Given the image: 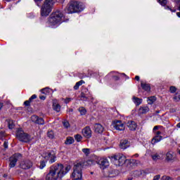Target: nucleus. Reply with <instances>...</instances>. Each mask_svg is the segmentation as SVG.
Segmentation results:
<instances>
[{
  "label": "nucleus",
  "instance_id": "f257e3e1",
  "mask_svg": "<svg viewBox=\"0 0 180 180\" xmlns=\"http://www.w3.org/2000/svg\"><path fill=\"white\" fill-rule=\"evenodd\" d=\"M71 169V166L64 167V165L57 163L50 167L49 172L46 174V180H57L63 178Z\"/></svg>",
  "mask_w": 180,
  "mask_h": 180
},
{
  "label": "nucleus",
  "instance_id": "f03ea898",
  "mask_svg": "<svg viewBox=\"0 0 180 180\" xmlns=\"http://www.w3.org/2000/svg\"><path fill=\"white\" fill-rule=\"evenodd\" d=\"M91 165H95V161L92 159L84 162L75 163L73 172L72 174V178H73V180L82 179V169L84 168V167H91Z\"/></svg>",
  "mask_w": 180,
  "mask_h": 180
},
{
  "label": "nucleus",
  "instance_id": "7ed1b4c3",
  "mask_svg": "<svg viewBox=\"0 0 180 180\" xmlns=\"http://www.w3.org/2000/svg\"><path fill=\"white\" fill-rule=\"evenodd\" d=\"M36 5L41 6V16L47 18L51 13L53 8L54 6V0H44L43 4L41 2L43 0H34Z\"/></svg>",
  "mask_w": 180,
  "mask_h": 180
},
{
  "label": "nucleus",
  "instance_id": "20e7f679",
  "mask_svg": "<svg viewBox=\"0 0 180 180\" xmlns=\"http://www.w3.org/2000/svg\"><path fill=\"white\" fill-rule=\"evenodd\" d=\"M85 9V6L82 2L71 1L69 5L65 8L66 13H79Z\"/></svg>",
  "mask_w": 180,
  "mask_h": 180
},
{
  "label": "nucleus",
  "instance_id": "39448f33",
  "mask_svg": "<svg viewBox=\"0 0 180 180\" xmlns=\"http://www.w3.org/2000/svg\"><path fill=\"white\" fill-rule=\"evenodd\" d=\"M64 22V14L60 11L52 13L48 20V23L51 26H57Z\"/></svg>",
  "mask_w": 180,
  "mask_h": 180
},
{
  "label": "nucleus",
  "instance_id": "423d86ee",
  "mask_svg": "<svg viewBox=\"0 0 180 180\" xmlns=\"http://www.w3.org/2000/svg\"><path fill=\"white\" fill-rule=\"evenodd\" d=\"M64 22V14L60 11L52 13L48 20V23L51 26H57Z\"/></svg>",
  "mask_w": 180,
  "mask_h": 180
},
{
  "label": "nucleus",
  "instance_id": "0eeeda50",
  "mask_svg": "<svg viewBox=\"0 0 180 180\" xmlns=\"http://www.w3.org/2000/svg\"><path fill=\"white\" fill-rule=\"evenodd\" d=\"M64 22V14L60 11L52 13L48 20V23L51 26H57Z\"/></svg>",
  "mask_w": 180,
  "mask_h": 180
},
{
  "label": "nucleus",
  "instance_id": "6e6552de",
  "mask_svg": "<svg viewBox=\"0 0 180 180\" xmlns=\"http://www.w3.org/2000/svg\"><path fill=\"white\" fill-rule=\"evenodd\" d=\"M16 138L22 143H29V141L31 140L30 135L25 133L22 128H20L16 131Z\"/></svg>",
  "mask_w": 180,
  "mask_h": 180
},
{
  "label": "nucleus",
  "instance_id": "1a4fd4ad",
  "mask_svg": "<svg viewBox=\"0 0 180 180\" xmlns=\"http://www.w3.org/2000/svg\"><path fill=\"white\" fill-rule=\"evenodd\" d=\"M111 160L117 167H122L123 164L126 163V156L118 154L111 156Z\"/></svg>",
  "mask_w": 180,
  "mask_h": 180
},
{
  "label": "nucleus",
  "instance_id": "9d476101",
  "mask_svg": "<svg viewBox=\"0 0 180 180\" xmlns=\"http://www.w3.org/2000/svg\"><path fill=\"white\" fill-rule=\"evenodd\" d=\"M22 158V154L18 153L13 155L11 157L9 158V167L10 168H15L16 167V162H18V160Z\"/></svg>",
  "mask_w": 180,
  "mask_h": 180
},
{
  "label": "nucleus",
  "instance_id": "9b49d317",
  "mask_svg": "<svg viewBox=\"0 0 180 180\" xmlns=\"http://www.w3.org/2000/svg\"><path fill=\"white\" fill-rule=\"evenodd\" d=\"M95 164H98L100 165L101 168L102 169H105L107 167H109V161H108V159L103 158H98L96 161L94 160Z\"/></svg>",
  "mask_w": 180,
  "mask_h": 180
},
{
  "label": "nucleus",
  "instance_id": "f8f14e48",
  "mask_svg": "<svg viewBox=\"0 0 180 180\" xmlns=\"http://www.w3.org/2000/svg\"><path fill=\"white\" fill-rule=\"evenodd\" d=\"M44 159L46 160V161H49L50 164H53V162H56L57 156H56L54 152H49L46 153Z\"/></svg>",
  "mask_w": 180,
  "mask_h": 180
},
{
  "label": "nucleus",
  "instance_id": "ddd939ff",
  "mask_svg": "<svg viewBox=\"0 0 180 180\" xmlns=\"http://www.w3.org/2000/svg\"><path fill=\"white\" fill-rule=\"evenodd\" d=\"M112 127L115 130H119V131H122L125 129L124 124H123L120 120L114 121Z\"/></svg>",
  "mask_w": 180,
  "mask_h": 180
},
{
  "label": "nucleus",
  "instance_id": "4468645a",
  "mask_svg": "<svg viewBox=\"0 0 180 180\" xmlns=\"http://www.w3.org/2000/svg\"><path fill=\"white\" fill-rule=\"evenodd\" d=\"M32 165L33 163L30 160H24L20 164V167L22 169H29L32 168Z\"/></svg>",
  "mask_w": 180,
  "mask_h": 180
},
{
  "label": "nucleus",
  "instance_id": "2eb2a0df",
  "mask_svg": "<svg viewBox=\"0 0 180 180\" xmlns=\"http://www.w3.org/2000/svg\"><path fill=\"white\" fill-rule=\"evenodd\" d=\"M82 133L86 139H91L92 137V131L89 127H86L83 129Z\"/></svg>",
  "mask_w": 180,
  "mask_h": 180
},
{
  "label": "nucleus",
  "instance_id": "dca6fc26",
  "mask_svg": "<svg viewBox=\"0 0 180 180\" xmlns=\"http://www.w3.org/2000/svg\"><path fill=\"white\" fill-rule=\"evenodd\" d=\"M31 120L37 124H44V120L37 115H32L31 117Z\"/></svg>",
  "mask_w": 180,
  "mask_h": 180
},
{
  "label": "nucleus",
  "instance_id": "f3484780",
  "mask_svg": "<svg viewBox=\"0 0 180 180\" xmlns=\"http://www.w3.org/2000/svg\"><path fill=\"white\" fill-rule=\"evenodd\" d=\"M130 147V142L127 139H123L120 141V148L122 150H126Z\"/></svg>",
  "mask_w": 180,
  "mask_h": 180
},
{
  "label": "nucleus",
  "instance_id": "a211bd4d",
  "mask_svg": "<svg viewBox=\"0 0 180 180\" xmlns=\"http://www.w3.org/2000/svg\"><path fill=\"white\" fill-rule=\"evenodd\" d=\"M158 2H159L162 6H165V9H169L171 11V12H176V9H172L169 7V6H167V4H168V0H158Z\"/></svg>",
  "mask_w": 180,
  "mask_h": 180
},
{
  "label": "nucleus",
  "instance_id": "6ab92c4d",
  "mask_svg": "<svg viewBox=\"0 0 180 180\" xmlns=\"http://www.w3.org/2000/svg\"><path fill=\"white\" fill-rule=\"evenodd\" d=\"M127 124L131 131H134L137 129V124L134 121H129Z\"/></svg>",
  "mask_w": 180,
  "mask_h": 180
},
{
  "label": "nucleus",
  "instance_id": "aec40b11",
  "mask_svg": "<svg viewBox=\"0 0 180 180\" xmlns=\"http://www.w3.org/2000/svg\"><path fill=\"white\" fill-rule=\"evenodd\" d=\"M94 131L96 133L102 134L103 133V127L101 124H96L94 125Z\"/></svg>",
  "mask_w": 180,
  "mask_h": 180
},
{
  "label": "nucleus",
  "instance_id": "412c9836",
  "mask_svg": "<svg viewBox=\"0 0 180 180\" xmlns=\"http://www.w3.org/2000/svg\"><path fill=\"white\" fill-rule=\"evenodd\" d=\"M162 140V136H155L151 141V143L153 145L156 144V143H159V141H161Z\"/></svg>",
  "mask_w": 180,
  "mask_h": 180
},
{
  "label": "nucleus",
  "instance_id": "4be33fe9",
  "mask_svg": "<svg viewBox=\"0 0 180 180\" xmlns=\"http://www.w3.org/2000/svg\"><path fill=\"white\" fill-rule=\"evenodd\" d=\"M141 86L142 89L144 91H146L147 92H150L151 91V86H150L149 84H146V83H141Z\"/></svg>",
  "mask_w": 180,
  "mask_h": 180
},
{
  "label": "nucleus",
  "instance_id": "5701e85b",
  "mask_svg": "<svg viewBox=\"0 0 180 180\" xmlns=\"http://www.w3.org/2000/svg\"><path fill=\"white\" fill-rule=\"evenodd\" d=\"M148 112H150V108L147 106L140 107L139 113L141 115H146Z\"/></svg>",
  "mask_w": 180,
  "mask_h": 180
},
{
  "label": "nucleus",
  "instance_id": "b1692460",
  "mask_svg": "<svg viewBox=\"0 0 180 180\" xmlns=\"http://www.w3.org/2000/svg\"><path fill=\"white\" fill-rule=\"evenodd\" d=\"M132 99H133V102L135 103V105L136 106H140V105H141V103L143 102L142 98H139L136 97L134 96H133Z\"/></svg>",
  "mask_w": 180,
  "mask_h": 180
},
{
  "label": "nucleus",
  "instance_id": "393cba45",
  "mask_svg": "<svg viewBox=\"0 0 180 180\" xmlns=\"http://www.w3.org/2000/svg\"><path fill=\"white\" fill-rule=\"evenodd\" d=\"M80 98L82 101H88L89 98H91V96H89L88 94H85V92H82L80 94Z\"/></svg>",
  "mask_w": 180,
  "mask_h": 180
},
{
  "label": "nucleus",
  "instance_id": "a878e982",
  "mask_svg": "<svg viewBox=\"0 0 180 180\" xmlns=\"http://www.w3.org/2000/svg\"><path fill=\"white\" fill-rule=\"evenodd\" d=\"M53 109L56 110V112H60V110H61V106L57 103H53Z\"/></svg>",
  "mask_w": 180,
  "mask_h": 180
},
{
  "label": "nucleus",
  "instance_id": "bb28decb",
  "mask_svg": "<svg viewBox=\"0 0 180 180\" xmlns=\"http://www.w3.org/2000/svg\"><path fill=\"white\" fill-rule=\"evenodd\" d=\"M173 158H174V155H172V153L167 152V154H166L167 161H168V162L172 161Z\"/></svg>",
  "mask_w": 180,
  "mask_h": 180
},
{
  "label": "nucleus",
  "instance_id": "cd10ccee",
  "mask_svg": "<svg viewBox=\"0 0 180 180\" xmlns=\"http://www.w3.org/2000/svg\"><path fill=\"white\" fill-rule=\"evenodd\" d=\"M74 141H75L74 138L69 136L66 139V141H65V144L66 145L72 144Z\"/></svg>",
  "mask_w": 180,
  "mask_h": 180
},
{
  "label": "nucleus",
  "instance_id": "c85d7f7f",
  "mask_svg": "<svg viewBox=\"0 0 180 180\" xmlns=\"http://www.w3.org/2000/svg\"><path fill=\"white\" fill-rule=\"evenodd\" d=\"M6 122L8 124V129H13L15 127V123L13 122V120H6Z\"/></svg>",
  "mask_w": 180,
  "mask_h": 180
},
{
  "label": "nucleus",
  "instance_id": "c756f323",
  "mask_svg": "<svg viewBox=\"0 0 180 180\" xmlns=\"http://www.w3.org/2000/svg\"><path fill=\"white\" fill-rule=\"evenodd\" d=\"M156 98L155 96H150L148 98V105H153V103H155V101H156Z\"/></svg>",
  "mask_w": 180,
  "mask_h": 180
},
{
  "label": "nucleus",
  "instance_id": "7c9ffc66",
  "mask_svg": "<svg viewBox=\"0 0 180 180\" xmlns=\"http://www.w3.org/2000/svg\"><path fill=\"white\" fill-rule=\"evenodd\" d=\"M141 171L135 170L132 173V176H134V178H139V176H141Z\"/></svg>",
  "mask_w": 180,
  "mask_h": 180
},
{
  "label": "nucleus",
  "instance_id": "2f4dec72",
  "mask_svg": "<svg viewBox=\"0 0 180 180\" xmlns=\"http://www.w3.org/2000/svg\"><path fill=\"white\" fill-rule=\"evenodd\" d=\"M79 112H80V115L82 116L86 115V109H85V108H84V107L79 108Z\"/></svg>",
  "mask_w": 180,
  "mask_h": 180
},
{
  "label": "nucleus",
  "instance_id": "473e14b6",
  "mask_svg": "<svg viewBox=\"0 0 180 180\" xmlns=\"http://www.w3.org/2000/svg\"><path fill=\"white\" fill-rule=\"evenodd\" d=\"M173 99H174V101H176V102H179V101H180V91H179L176 93Z\"/></svg>",
  "mask_w": 180,
  "mask_h": 180
},
{
  "label": "nucleus",
  "instance_id": "72a5a7b5",
  "mask_svg": "<svg viewBox=\"0 0 180 180\" xmlns=\"http://www.w3.org/2000/svg\"><path fill=\"white\" fill-rule=\"evenodd\" d=\"M82 153H84L85 155L88 156L89 154H91V150L89 148H83Z\"/></svg>",
  "mask_w": 180,
  "mask_h": 180
},
{
  "label": "nucleus",
  "instance_id": "f704fd0d",
  "mask_svg": "<svg viewBox=\"0 0 180 180\" xmlns=\"http://www.w3.org/2000/svg\"><path fill=\"white\" fill-rule=\"evenodd\" d=\"M46 161L44 160H41L39 162V168L40 169H43V168H44V167H46Z\"/></svg>",
  "mask_w": 180,
  "mask_h": 180
},
{
  "label": "nucleus",
  "instance_id": "c9c22d12",
  "mask_svg": "<svg viewBox=\"0 0 180 180\" xmlns=\"http://www.w3.org/2000/svg\"><path fill=\"white\" fill-rule=\"evenodd\" d=\"M75 139L76 141H77V143H79V141H81V140H82V136H81L79 134H76V135H75Z\"/></svg>",
  "mask_w": 180,
  "mask_h": 180
},
{
  "label": "nucleus",
  "instance_id": "e433bc0d",
  "mask_svg": "<svg viewBox=\"0 0 180 180\" xmlns=\"http://www.w3.org/2000/svg\"><path fill=\"white\" fill-rule=\"evenodd\" d=\"M151 158L153 161H157V160H160V158H161V157L158 154L152 155Z\"/></svg>",
  "mask_w": 180,
  "mask_h": 180
},
{
  "label": "nucleus",
  "instance_id": "4c0bfd02",
  "mask_svg": "<svg viewBox=\"0 0 180 180\" xmlns=\"http://www.w3.org/2000/svg\"><path fill=\"white\" fill-rule=\"evenodd\" d=\"M47 136L49 139H53L54 137V132L53 131H48L47 132Z\"/></svg>",
  "mask_w": 180,
  "mask_h": 180
},
{
  "label": "nucleus",
  "instance_id": "58836bf2",
  "mask_svg": "<svg viewBox=\"0 0 180 180\" xmlns=\"http://www.w3.org/2000/svg\"><path fill=\"white\" fill-rule=\"evenodd\" d=\"M169 92L171 94H175V92H176V87H175L174 86H172L169 87Z\"/></svg>",
  "mask_w": 180,
  "mask_h": 180
},
{
  "label": "nucleus",
  "instance_id": "ea45409f",
  "mask_svg": "<svg viewBox=\"0 0 180 180\" xmlns=\"http://www.w3.org/2000/svg\"><path fill=\"white\" fill-rule=\"evenodd\" d=\"M160 180H174V179L169 176H162Z\"/></svg>",
  "mask_w": 180,
  "mask_h": 180
},
{
  "label": "nucleus",
  "instance_id": "a19ab883",
  "mask_svg": "<svg viewBox=\"0 0 180 180\" xmlns=\"http://www.w3.org/2000/svg\"><path fill=\"white\" fill-rule=\"evenodd\" d=\"M6 136L5 131H0V140H4V138Z\"/></svg>",
  "mask_w": 180,
  "mask_h": 180
},
{
  "label": "nucleus",
  "instance_id": "79ce46f5",
  "mask_svg": "<svg viewBox=\"0 0 180 180\" xmlns=\"http://www.w3.org/2000/svg\"><path fill=\"white\" fill-rule=\"evenodd\" d=\"M63 124L65 129H68L70 127V122H68L67 120L63 121Z\"/></svg>",
  "mask_w": 180,
  "mask_h": 180
},
{
  "label": "nucleus",
  "instance_id": "37998d69",
  "mask_svg": "<svg viewBox=\"0 0 180 180\" xmlns=\"http://www.w3.org/2000/svg\"><path fill=\"white\" fill-rule=\"evenodd\" d=\"M41 92L43 94H47V93L49 94V93H50V88L46 87V88L42 89Z\"/></svg>",
  "mask_w": 180,
  "mask_h": 180
},
{
  "label": "nucleus",
  "instance_id": "c03bdc74",
  "mask_svg": "<svg viewBox=\"0 0 180 180\" xmlns=\"http://www.w3.org/2000/svg\"><path fill=\"white\" fill-rule=\"evenodd\" d=\"M36 98H37V96L36 94H33L28 101H30V102L32 103V101H33V99H36Z\"/></svg>",
  "mask_w": 180,
  "mask_h": 180
},
{
  "label": "nucleus",
  "instance_id": "a18cd8bd",
  "mask_svg": "<svg viewBox=\"0 0 180 180\" xmlns=\"http://www.w3.org/2000/svg\"><path fill=\"white\" fill-rule=\"evenodd\" d=\"M71 101H72V98H66L65 99V103H70V102H71Z\"/></svg>",
  "mask_w": 180,
  "mask_h": 180
},
{
  "label": "nucleus",
  "instance_id": "49530a36",
  "mask_svg": "<svg viewBox=\"0 0 180 180\" xmlns=\"http://www.w3.org/2000/svg\"><path fill=\"white\" fill-rule=\"evenodd\" d=\"M30 103H31V101H30V100L25 101L24 102V105H25V106H30Z\"/></svg>",
  "mask_w": 180,
  "mask_h": 180
},
{
  "label": "nucleus",
  "instance_id": "de8ad7c7",
  "mask_svg": "<svg viewBox=\"0 0 180 180\" xmlns=\"http://www.w3.org/2000/svg\"><path fill=\"white\" fill-rule=\"evenodd\" d=\"M160 178H161V175L158 174L153 177V180H160Z\"/></svg>",
  "mask_w": 180,
  "mask_h": 180
},
{
  "label": "nucleus",
  "instance_id": "09e8293b",
  "mask_svg": "<svg viewBox=\"0 0 180 180\" xmlns=\"http://www.w3.org/2000/svg\"><path fill=\"white\" fill-rule=\"evenodd\" d=\"M77 84H78L79 86H81L82 84H85V82H84V80H80L79 82H77Z\"/></svg>",
  "mask_w": 180,
  "mask_h": 180
},
{
  "label": "nucleus",
  "instance_id": "8fccbe9b",
  "mask_svg": "<svg viewBox=\"0 0 180 180\" xmlns=\"http://www.w3.org/2000/svg\"><path fill=\"white\" fill-rule=\"evenodd\" d=\"M77 84H78L79 86H81L82 84H85V82H84V80H80L79 82H77Z\"/></svg>",
  "mask_w": 180,
  "mask_h": 180
},
{
  "label": "nucleus",
  "instance_id": "3c124183",
  "mask_svg": "<svg viewBox=\"0 0 180 180\" xmlns=\"http://www.w3.org/2000/svg\"><path fill=\"white\" fill-rule=\"evenodd\" d=\"M74 89H75V91H77V89H79V86L77 84V83H76V84L74 86Z\"/></svg>",
  "mask_w": 180,
  "mask_h": 180
},
{
  "label": "nucleus",
  "instance_id": "603ef678",
  "mask_svg": "<svg viewBox=\"0 0 180 180\" xmlns=\"http://www.w3.org/2000/svg\"><path fill=\"white\" fill-rule=\"evenodd\" d=\"M82 92H84V94H88V95L89 96V91H88V89H84V91Z\"/></svg>",
  "mask_w": 180,
  "mask_h": 180
},
{
  "label": "nucleus",
  "instance_id": "864d4df0",
  "mask_svg": "<svg viewBox=\"0 0 180 180\" xmlns=\"http://www.w3.org/2000/svg\"><path fill=\"white\" fill-rule=\"evenodd\" d=\"M39 99H41V101H45L46 100V96H40Z\"/></svg>",
  "mask_w": 180,
  "mask_h": 180
},
{
  "label": "nucleus",
  "instance_id": "5fc2aeb1",
  "mask_svg": "<svg viewBox=\"0 0 180 180\" xmlns=\"http://www.w3.org/2000/svg\"><path fill=\"white\" fill-rule=\"evenodd\" d=\"M113 78L115 81H119V79H120V78L118 76H114Z\"/></svg>",
  "mask_w": 180,
  "mask_h": 180
},
{
  "label": "nucleus",
  "instance_id": "6e6d98bb",
  "mask_svg": "<svg viewBox=\"0 0 180 180\" xmlns=\"http://www.w3.org/2000/svg\"><path fill=\"white\" fill-rule=\"evenodd\" d=\"M4 148H8V142L5 141L4 143Z\"/></svg>",
  "mask_w": 180,
  "mask_h": 180
},
{
  "label": "nucleus",
  "instance_id": "4d7b16f0",
  "mask_svg": "<svg viewBox=\"0 0 180 180\" xmlns=\"http://www.w3.org/2000/svg\"><path fill=\"white\" fill-rule=\"evenodd\" d=\"M159 127H160V126H155L153 127V131H155V130H158Z\"/></svg>",
  "mask_w": 180,
  "mask_h": 180
},
{
  "label": "nucleus",
  "instance_id": "13d9d810",
  "mask_svg": "<svg viewBox=\"0 0 180 180\" xmlns=\"http://www.w3.org/2000/svg\"><path fill=\"white\" fill-rule=\"evenodd\" d=\"M135 79H136V81H140V77H139V76H136V77H135Z\"/></svg>",
  "mask_w": 180,
  "mask_h": 180
},
{
  "label": "nucleus",
  "instance_id": "bf43d9fd",
  "mask_svg": "<svg viewBox=\"0 0 180 180\" xmlns=\"http://www.w3.org/2000/svg\"><path fill=\"white\" fill-rule=\"evenodd\" d=\"M160 134H161V131H158L156 132V135L155 136H160Z\"/></svg>",
  "mask_w": 180,
  "mask_h": 180
},
{
  "label": "nucleus",
  "instance_id": "052dcab7",
  "mask_svg": "<svg viewBox=\"0 0 180 180\" xmlns=\"http://www.w3.org/2000/svg\"><path fill=\"white\" fill-rule=\"evenodd\" d=\"M3 107H4V103H0V110L2 109Z\"/></svg>",
  "mask_w": 180,
  "mask_h": 180
},
{
  "label": "nucleus",
  "instance_id": "680f3d73",
  "mask_svg": "<svg viewBox=\"0 0 180 180\" xmlns=\"http://www.w3.org/2000/svg\"><path fill=\"white\" fill-rule=\"evenodd\" d=\"M178 18H180V12L176 13Z\"/></svg>",
  "mask_w": 180,
  "mask_h": 180
},
{
  "label": "nucleus",
  "instance_id": "e2e57ef3",
  "mask_svg": "<svg viewBox=\"0 0 180 180\" xmlns=\"http://www.w3.org/2000/svg\"><path fill=\"white\" fill-rule=\"evenodd\" d=\"M176 127H179V129H180V122L177 124Z\"/></svg>",
  "mask_w": 180,
  "mask_h": 180
},
{
  "label": "nucleus",
  "instance_id": "0e129e2a",
  "mask_svg": "<svg viewBox=\"0 0 180 180\" xmlns=\"http://www.w3.org/2000/svg\"><path fill=\"white\" fill-rule=\"evenodd\" d=\"M179 2H180V0L176 1V4H179Z\"/></svg>",
  "mask_w": 180,
  "mask_h": 180
},
{
  "label": "nucleus",
  "instance_id": "69168bd1",
  "mask_svg": "<svg viewBox=\"0 0 180 180\" xmlns=\"http://www.w3.org/2000/svg\"><path fill=\"white\" fill-rule=\"evenodd\" d=\"M135 157H139V154H135Z\"/></svg>",
  "mask_w": 180,
  "mask_h": 180
},
{
  "label": "nucleus",
  "instance_id": "338daca9",
  "mask_svg": "<svg viewBox=\"0 0 180 180\" xmlns=\"http://www.w3.org/2000/svg\"><path fill=\"white\" fill-rule=\"evenodd\" d=\"M128 180H133V179H131V178H129V179H128Z\"/></svg>",
  "mask_w": 180,
  "mask_h": 180
},
{
  "label": "nucleus",
  "instance_id": "774afa93",
  "mask_svg": "<svg viewBox=\"0 0 180 180\" xmlns=\"http://www.w3.org/2000/svg\"><path fill=\"white\" fill-rule=\"evenodd\" d=\"M156 113H160V111H156Z\"/></svg>",
  "mask_w": 180,
  "mask_h": 180
}]
</instances>
